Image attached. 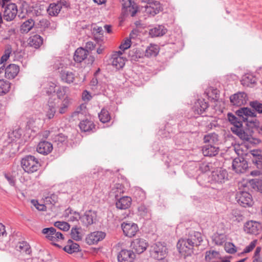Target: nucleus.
Wrapping results in <instances>:
<instances>
[{"mask_svg": "<svg viewBox=\"0 0 262 262\" xmlns=\"http://www.w3.org/2000/svg\"><path fill=\"white\" fill-rule=\"evenodd\" d=\"M132 203V199L129 196H123L119 199L116 205L120 209H126L129 208Z\"/></svg>", "mask_w": 262, "mask_h": 262, "instance_id": "nucleus-24", "label": "nucleus"}, {"mask_svg": "<svg viewBox=\"0 0 262 262\" xmlns=\"http://www.w3.org/2000/svg\"><path fill=\"white\" fill-rule=\"evenodd\" d=\"M105 236V233L102 231H95L89 234L86 241L89 245H94L102 241Z\"/></svg>", "mask_w": 262, "mask_h": 262, "instance_id": "nucleus-14", "label": "nucleus"}, {"mask_svg": "<svg viewBox=\"0 0 262 262\" xmlns=\"http://www.w3.org/2000/svg\"><path fill=\"white\" fill-rule=\"evenodd\" d=\"M92 98V96L90 93L87 91H83L82 93V99L84 101H89Z\"/></svg>", "mask_w": 262, "mask_h": 262, "instance_id": "nucleus-64", "label": "nucleus"}, {"mask_svg": "<svg viewBox=\"0 0 262 262\" xmlns=\"http://www.w3.org/2000/svg\"><path fill=\"white\" fill-rule=\"evenodd\" d=\"M133 194L135 197L139 201L144 200L146 198V193L145 191L140 187H135Z\"/></svg>", "mask_w": 262, "mask_h": 262, "instance_id": "nucleus-43", "label": "nucleus"}, {"mask_svg": "<svg viewBox=\"0 0 262 262\" xmlns=\"http://www.w3.org/2000/svg\"><path fill=\"white\" fill-rule=\"evenodd\" d=\"M9 83L4 80H0V95L5 94L9 91Z\"/></svg>", "mask_w": 262, "mask_h": 262, "instance_id": "nucleus-46", "label": "nucleus"}, {"mask_svg": "<svg viewBox=\"0 0 262 262\" xmlns=\"http://www.w3.org/2000/svg\"><path fill=\"white\" fill-rule=\"evenodd\" d=\"M236 199L238 204L243 207H250L253 204L251 195L246 191L237 192Z\"/></svg>", "mask_w": 262, "mask_h": 262, "instance_id": "nucleus-6", "label": "nucleus"}, {"mask_svg": "<svg viewBox=\"0 0 262 262\" xmlns=\"http://www.w3.org/2000/svg\"><path fill=\"white\" fill-rule=\"evenodd\" d=\"M225 251L230 254H233L236 252V250L235 249V246L231 243H225L224 247Z\"/></svg>", "mask_w": 262, "mask_h": 262, "instance_id": "nucleus-51", "label": "nucleus"}, {"mask_svg": "<svg viewBox=\"0 0 262 262\" xmlns=\"http://www.w3.org/2000/svg\"><path fill=\"white\" fill-rule=\"evenodd\" d=\"M19 67L15 64H9L5 69V76L8 79H13L18 74Z\"/></svg>", "mask_w": 262, "mask_h": 262, "instance_id": "nucleus-21", "label": "nucleus"}, {"mask_svg": "<svg viewBox=\"0 0 262 262\" xmlns=\"http://www.w3.org/2000/svg\"><path fill=\"white\" fill-rule=\"evenodd\" d=\"M4 176H5V178L7 179V180L8 181L9 184L11 186H14L15 181L14 177L12 176H11L10 174H7V173H5Z\"/></svg>", "mask_w": 262, "mask_h": 262, "instance_id": "nucleus-62", "label": "nucleus"}, {"mask_svg": "<svg viewBox=\"0 0 262 262\" xmlns=\"http://www.w3.org/2000/svg\"><path fill=\"white\" fill-rule=\"evenodd\" d=\"M218 141V135L214 133L208 134L204 137V142L205 143L215 145Z\"/></svg>", "mask_w": 262, "mask_h": 262, "instance_id": "nucleus-36", "label": "nucleus"}, {"mask_svg": "<svg viewBox=\"0 0 262 262\" xmlns=\"http://www.w3.org/2000/svg\"><path fill=\"white\" fill-rule=\"evenodd\" d=\"M42 233L46 235V237L49 240L52 241L53 244L56 246H58V245L53 243V242L63 238L62 234L59 232H57L54 227L44 228L42 231Z\"/></svg>", "mask_w": 262, "mask_h": 262, "instance_id": "nucleus-7", "label": "nucleus"}, {"mask_svg": "<svg viewBox=\"0 0 262 262\" xmlns=\"http://www.w3.org/2000/svg\"><path fill=\"white\" fill-rule=\"evenodd\" d=\"M256 78L251 74H246L243 76L241 83L245 86L251 87L256 82Z\"/></svg>", "mask_w": 262, "mask_h": 262, "instance_id": "nucleus-31", "label": "nucleus"}, {"mask_svg": "<svg viewBox=\"0 0 262 262\" xmlns=\"http://www.w3.org/2000/svg\"><path fill=\"white\" fill-rule=\"evenodd\" d=\"M211 183L222 184L228 179V172L221 168L213 171L209 177Z\"/></svg>", "mask_w": 262, "mask_h": 262, "instance_id": "nucleus-3", "label": "nucleus"}, {"mask_svg": "<svg viewBox=\"0 0 262 262\" xmlns=\"http://www.w3.org/2000/svg\"><path fill=\"white\" fill-rule=\"evenodd\" d=\"M4 9L3 18L7 21L13 20L17 13V7L14 3H10L7 5H3Z\"/></svg>", "mask_w": 262, "mask_h": 262, "instance_id": "nucleus-4", "label": "nucleus"}, {"mask_svg": "<svg viewBox=\"0 0 262 262\" xmlns=\"http://www.w3.org/2000/svg\"><path fill=\"white\" fill-rule=\"evenodd\" d=\"M71 103V99L69 97H66L61 102L60 106L59 107V113L61 114L66 113Z\"/></svg>", "mask_w": 262, "mask_h": 262, "instance_id": "nucleus-42", "label": "nucleus"}, {"mask_svg": "<svg viewBox=\"0 0 262 262\" xmlns=\"http://www.w3.org/2000/svg\"><path fill=\"white\" fill-rule=\"evenodd\" d=\"M98 117L100 121L102 123L108 122L111 120V116L108 111L104 108L101 110Z\"/></svg>", "mask_w": 262, "mask_h": 262, "instance_id": "nucleus-40", "label": "nucleus"}, {"mask_svg": "<svg viewBox=\"0 0 262 262\" xmlns=\"http://www.w3.org/2000/svg\"><path fill=\"white\" fill-rule=\"evenodd\" d=\"M230 100L233 105L239 106L247 103V95L244 92H239L231 96Z\"/></svg>", "mask_w": 262, "mask_h": 262, "instance_id": "nucleus-12", "label": "nucleus"}, {"mask_svg": "<svg viewBox=\"0 0 262 262\" xmlns=\"http://www.w3.org/2000/svg\"><path fill=\"white\" fill-rule=\"evenodd\" d=\"M57 97L59 99H63L69 97V88L66 86H59L56 91Z\"/></svg>", "mask_w": 262, "mask_h": 262, "instance_id": "nucleus-34", "label": "nucleus"}, {"mask_svg": "<svg viewBox=\"0 0 262 262\" xmlns=\"http://www.w3.org/2000/svg\"><path fill=\"white\" fill-rule=\"evenodd\" d=\"M191 244L194 246L200 245L202 241L201 234L199 232L192 231L189 235L188 238L186 239Z\"/></svg>", "mask_w": 262, "mask_h": 262, "instance_id": "nucleus-23", "label": "nucleus"}, {"mask_svg": "<svg viewBox=\"0 0 262 262\" xmlns=\"http://www.w3.org/2000/svg\"><path fill=\"white\" fill-rule=\"evenodd\" d=\"M16 248L17 250L22 253L30 254L31 252L30 247L26 242H19L17 244Z\"/></svg>", "mask_w": 262, "mask_h": 262, "instance_id": "nucleus-41", "label": "nucleus"}, {"mask_svg": "<svg viewBox=\"0 0 262 262\" xmlns=\"http://www.w3.org/2000/svg\"><path fill=\"white\" fill-rule=\"evenodd\" d=\"M79 219L81 220V217L79 213L76 212H70V214L69 215V221H77Z\"/></svg>", "mask_w": 262, "mask_h": 262, "instance_id": "nucleus-54", "label": "nucleus"}, {"mask_svg": "<svg viewBox=\"0 0 262 262\" xmlns=\"http://www.w3.org/2000/svg\"><path fill=\"white\" fill-rule=\"evenodd\" d=\"M258 191L262 193V180L255 181L254 183Z\"/></svg>", "mask_w": 262, "mask_h": 262, "instance_id": "nucleus-63", "label": "nucleus"}, {"mask_svg": "<svg viewBox=\"0 0 262 262\" xmlns=\"http://www.w3.org/2000/svg\"><path fill=\"white\" fill-rule=\"evenodd\" d=\"M202 152L205 156H214L219 152V147H216L215 145L208 144L203 147Z\"/></svg>", "mask_w": 262, "mask_h": 262, "instance_id": "nucleus-22", "label": "nucleus"}, {"mask_svg": "<svg viewBox=\"0 0 262 262\" xmlns=\"http://www.w3.org/2000/svg\"><path fill=\"white\" fill-rule=\"evenodd\" d=\"M167 248L162 243L158 242L152 246V256L159 260L163 259L166 255Z\"/></svg>", "mask_w": 262, "mask_h": 262, "instance_id": "nucleus-9", "label": "nucleus"}, {"mask_svg": "<svg viewBox=\"0 0 262 262\" xmlns=\"http://www.w3.org/2000/svg\"><path fill=\"white\" fill-rule=\"evenodd\" d=\"M54 226L64 231H68L70 228V225L65 222L57 221L54 223Z\"/></svg>", "mask_w": 262, "mask_h": 262, "instance_id": "nucleus-49", "label": "nucleus"}, {"mask_svg": "<svg viewBox=\"0 0 262 262\" xmlns=\"http://www.w3.org/2000/svg\"><path fill=\"white\" fill-rule=\"evenodd\" d=\"M96 212L92 210H87L81 217V221L86 226L92 225L96 218Z\"/></svg>", "mask_w": 262, "mask_h": 262, "instance_id": "nucleus-18", "label": "nucleus"}, {"mask_svg": "<svg viewBox=\"0 0 262 262\" xmlns=\"http://www.w3.org/2000/svg\"><path fill=\"white\" fill-rule=\"evenodd\" d=\"M132 246L137 253H141L146 250L147 244L144 239L137 238L132 242Z\"/></svg>", "mask_w": 262, "mask_h": 262, "instance_id": "nucleus-20", "label": "nucleus"}, {"mask_svg": "<svg viewBox=\"0 0 262 262\" xmlns=\"http://www.w3.org/2000/svg\"><path fill=\"white\" fill-rule=\"evenodd\" d=\"M138 211L142 216H144L148 211V209L144 205H141L138 207Z\"/></svg>", "mask_w": 262, "mask_h": 262, "instance_id": "nucleus-59", "label": "nucleus"}, {"mask_svg": "<svg viewBox=\"0 0 262 262\" xmlns=\"http://www.w3.org/2000/svg\"><path fill=\"white\" fill-rule=\"evenodd\" d=\"M79 126L82 132H88L95 129V125L92 120L85 119L80 122Z\"/></svg>", "mask_w": 262, "mask_h": 262, "instance_id": "nucleus-28", "label": "nucleus"}, {"mask_svg": "<svg viewBox=\"0 0 262 262\" xmlns=\"http://www.w3.org/2000/svg\"><path fill=\"white\" fill-rule=\"evenodd\" d=\"M121 227L124 234L129 237L135 236L138 231V226L135 223H123Z\"/></svg>", "mask_w": 262, "mask_h": 262, "instance_id": "nucleus-13", "label": "nucleus"}, {"mask_svg": "<svg viewBox=\"0 0 262 262\" xmlns=\"http://www.w3.org/2000/svg\"><path fill=\"white\" fill-rule=\"evenodd\" d=\"M60 78L62 81L70 84L74 82L75 76L74 73L72 72L62 70L60 72Z\"/></svg>", "mask_w": 262, "mask_h": 262, "instance_id": "nucleus-26", "label": "nucleus"}, {"mask_svg": "<svg viewBox=\"0 0 262 262\" xmlns=\"http://www.w3.org/2000/svg\"><path fill=\"white\" fill-rule=\"evenodd\" d=\"M220 258V254L214 250H210L206 252L205 259L206 261H211Z\"/></svg>", "mask_w": 262, "mask_h": 262, "instance_id": "nucleus-45", "label": "nucleus"}, {"mask_svg": "<svg viewBox=\"0 0 262 262\" xmlns=\"http://www.w3.org/2000/svg\"><path fill=\"white\" fill-rule=\"evenodd\" d=\"M32 202L37 210L39 211H45L46 210V206L45 205L39 204L37 201L35 200H32Z\"/></svg>", "mask_w": 262, "mask_h": 262, "instance_id": "nucleus-61", "label": "nucleus"}, {"mask_svg": "<svg viewBox=\"0 0 262 262\" xmlns=\"http://www.w3.org/2000/svg\"><path fill=\"white\" fill-rule=\"evenodd\" d=\"M56 85L55 83L51 82L49 83V87L46 88V93L48 95H50L53 93L55 92L56 91L55 90Z\"/></svg>", "mask_w": 262, "mask_h": 262, "instance_id": "nucleus-60", "label": "nucleus"}, {"mask_svg": "<svg viewBox=\"0 0 262 262\" xmlns=\"http://www.w3.org/2000/svg\"><path fill=\"white\" fill-rule=\"evenodd\" d=\"M53 150L52 144L46 141H40L37 145L36 151L43 155H47Z\"/></svg>", "mask_w": 262, "mask_h": 262, "instance_id": "nucleus-17", "label": "nucleus"}, {"mask_svg": "<svg viewBox=\"0 0 262 262\" xmlns=\"http://www.w3.org/2000/svg\"><path fill=\"white\" fill-rule=\"evenodd\" d=\"M79 246L77 243H74L72 240L69 239L67 245L64 246L63 250L68 253L77 252L79 251Z\"/></svg>", "mask_w": 262, "mask_h": 262, "instance_id": "nucleus-32", "label": "nucleus"}, {"mask_svg": "<svg viewBox=\"0 0 262 262\" xmlns=\"http://www.w3.org/2000/svg\"><path fill=\"white\" fill-rule=\"evenodd\" d=\"M135 255L130 250H122L118 254V262H133Z\"/></svg>", "mask_w": 262, "mask_h": 262, "instance_id": "nucleus-15", "label": "nucleus"}, {"mask_svg": "<svg viewBox=\"0 0 262 262\" xmlns=\"http://www.w3.org/2000/svg\"><path fill=\"white\" fill-rule=\"evenodd\" d=\"M236 114L238 118L231 113L228 114V120L233 125L231 130L242 140L249 141L251 139V135L243 129L242 122H247V125L251 127H256L258 121L255 118V112L249 108L242 107L236 111Z\"/></svg>", "mask_w": 262, "mask_h": 262, "instance_id": "nucleus-1", "label": "nucleus"}, {"mask_svg": "<svg viewBox=\"0 0 262 262\" xmlns=\"http://www.w3.org/2000/svg\"><path fill=\"white\" fill-rule=\"evenodd\" d=\"M167 32V29L162 25H159L151 28L149 31V35L152 37L161 36Z\"/></svg>", "mask_w": 262, "mask_h": 262, "instance_id": "nucleus-25", "label": "nucleus"}, {"mask_svg": "<svg viewBox=\"0 0 262 262\" xmlns=\"http://www.w3.org/2000/svg\"><path fill=\"white\" fill-rule=\"evenodd\" d=\"M230 219L233 222L239 223L244 219V216L238 210H233L230 214Z\"/></svg>", "mask_w": 262, "mask_h": 262, "instance_id": "nucleus-37", "label": "nucleus"}, {"mask_svg": "<svg viewBox=\"0 0 262 262\" xmlns=\"http://www.w3.org/2000/svg\"><path fill=\"white\" fill-rule=\"evenodd\" d=\"M256 243L257 240L256 239L252 241L248 246L246 247V248L244 250V252L248 253L251 251L255 247Z\"/></svg>", "mask_w": 262, "mask_h": 262, "instance_id": "nucleus-57", "label": "nucleus"}, {"mask_svg": "<svg viewBox=\"0 0 262 262\" xmlns=\"http://www.w3.org/2000/svg\"><path fill=\"white\" fill-rule=\"evenodd\" d=\"M226 236L223 234H214L213 236V241L215 245H222L226 241Z\"/></svg>", "mask_w": 262, "mask_h": 262, "instance_id": "nucleus-44", "label": "nucleus"}, {"mask_svg": "<svg viewBox=\"0 0 262 262\" xmlns=\"http://www.w3.org/2000/svg\"><path fill=\"white\" fill-rule=\"evenodd\" d=\"M61 8V3H52L49 5L47 12L51 16H56L60 12Z\"/></svg>", "mask_w": 262, "mask_h": 262, "instance_id": "nucleus-30", "label": "nucleus"}, {"mask_svg": "<svg viewBox=\"0 0 262 262\" xmlns=\"http://www.w3.org/2000/svg\"><path fill=\"white\" fill-rule=\"evenodd\" d=\"M28 41L30 46L37 49L42 44L43 39L40 36L35 35L31 36L29 38Z\"/></svg>", "mask_w": 262, "mask_h": 262, "instance_id": "nucleus-29", "label": "nucleus"}, {"mask_svg": "<svg viewBox=\"0 0 262 262\" xmlns=\"http://www.w3.org/2000/svg\"><path fill=\"white\" fill-rule=\"evenodd\" d=\"M55 112H56V110H55V106L51 103H50L48 106L47 108L46 114V117L49 119H52L55 115Z\"/></svg>", "mask_w": 262, "mask_h": 262, "instance_id": "nucleus-47", "label": "nucleus"}, {"mask_svg": "<svg viewBox=\"0 0 262 262\" xmlns=\"http://www.w3.org/2000/svg\"><path fill=\"white\" fill-rule=\"evenodd\" d=\"M71 237L75 241L81 240L83 236L81 228L77 226L73 227L71 231Z\"/></svg>", "mask_w": 262, "mask_h": 262, "instance_id": "nucleus-35", "label": "nucleus"}, {"mask_svg": "<svg viewBox=\"0 0 262 262\" xmlns=\"http://www.w3.org/2000/svg\"><path fill=\"white\" fill-rule=\"evenodd\" d=\"M211 164L209 163H203L201 164L200 169L203 172H206L210 170Z\"/></svg>", "mask_w": 262, "mask_h": 262, "instance_id": "nucleus-58", "label": "nucleus"}, {"mask_svg": "<svg viewBox=\"0 0 262 262\" xmlns=\"http://www.w3.org/2000/svg\"><path fill=\"white\" fill-rule=\"evenodd\" d=\"M34 26V21L32 19H29L25 21L21 26L22 33H28Z\"/></svg>", "mask_w": 262, "mask_h": 262, "instance_id": "nucleus-39", "label": "nucleus"}, {"mask_svg": "<svg viewBox=\"0 0 262 262\" xmlns=\"http://www.w3.org/2000/svg\"><path fill=\"white\" fill-rule=\"evenodd\" d=\"M44 202L46 204L54 205L56 203L57 200V197L55 194H51L44 198Z\"/></svg>", "mask_w": 262, "mask_h": 262, "instance_id": "nucleus-48", "label": "nucleus"}, {"mask_svg": "<svg viewBox=\"0 0 262 262\" xmlns=\"http://www.w3.org/2000/svg\"><path fill=\"white\" fill-rule=\"evenodd\" d=\"M159 52V48L157 45L150 44L148 46L145 52V56L147 57L156 56Z\"/></svg>", "mask_w": 262, "mask_h": 262, "instance_id": "nucleus-33", "label": "nucleus"}, {"mask_svg": "<svg viewBox=\"0 0 262 262\" xmlns=\"http://www.w3.org/2000/svg\"><path fill=\"white\" fill-rule=\"evenodd\" d=\"M131 45V41L130 39L126 38L124 40V41L120 45V49L124 51L127 49H128Z\"/></svg>", "mask_w": 262, "mask_h": 262, "instance_id": "nucleus-56", "label": "nucleus"}, {"mask_svg": "<svg viewBox=\"0 0 262 262\" xmlns=\"http://www.w3.org/2000/svg\"><path fill=\"white\" fill-rule=\"evenodd\" d=\"M122 6L123 12L126 15H130L131 16H134L138 11L136 4L132 3L131 0H120Z\"/></svg>", "mask_w": 262, "mask_h": 262, "instance_id": "nucleus-10", "label": "nucleus"}, {"mask_svg": "<svg viewBox=\"0 0 262 262\" xmlns=\"http://www.w3.org/2000/svg\"><path fill=\"white\" fill-rule=\"evenodd\" d=\"M193 246L186 239H181L177 243L179 252L184 257L190 255L193 253Z\"/></svg>", "mask_w": 262, "mask_h": 262, "instance_id": "nucleus-5", "label": "nucleus"}, {"mask_svg": "<svg viewBox=\"0 0 262 262\" xmlns=\"http://www.w3.org/2000/svg\"><path fill=\"white\" fill-rule=\"evenodd\" d=\"M21 166L26 172L33 173L39 169L41 164L38 159L34 156L28 155L22 158Z\"/></svg>", "mask_w": 262, "mask_h": 262, "instance_id": "nucleus-2", "label": "nucleus"}, {"mask_svg": "<svg viewBox=\"0 0 262 262\" xmlns=\"http://www.w3.org/2000/svg\"><path fill=\"white\" fill-rule=\"evenodd\" d=\"M88 51L82 48H78L75 52L74 56V59L77 62H81L84 60L88 56Z\"/></svg>", "mask_w": 262, "mask_h": 262, "instance_id": "nucleus-27", "label": "nucleus"}, {"mask_svg": "<svg viewBox=\"0 0 262 262\" xmlns=\"http://www.w3.org/2000/svg\"><path fill=\"white\" fill-rule=\"evenodd\" d=\"M244 229L247 233L257 235L261 231L262 226L260 223L251 220L244 224Z\"/></svg>", "mask_w": 262, "mask_h": 262, "instance_id": "nucleus-8", "label": "nucleus"}, {"mask_svg": "<svg viewBox=\"0 0 262 262\" xmlns=\"http://www.w3.org/2000/svg\"><path fill=\"white\" fill-rule=\"evenodd\" d=\"M122 53L119 51L112 55V65L117 69L122 68L125 64V59L121 56Z\"/></svg>", "mask_w": 262, "mask_h": 262, "instance_id": "nucleus-19", "label": "nucleus"}, {"mask_svg": "<svg viewBox=\"0 0 262 262\" xmlns=\"http://www.w3.org/2000/svg\"><path fill=\"white\" fill-rule=\"evenodd\" d=\"M145 7L146 8V12L147 13L152 15V16H154L155 15L157 14L159 12V10L157 8L155 9L154 7H152L150 5L149 6H145Z\"/></svg>", "mask_w": 262, "mask_h": 262, "instance_id": "nucleus-53", "label": "nucleus"}, {"mask_svg": "<svg viewBox=\"0 0 262 262\" xmlns=\"http://www.w3.org/2000/svg\"><path fill=\"white\" fill-rule=\"evenodd\" d=\"M124 192V187L120 183H116L112 187L111 193L114 195L115 198L118 197L121 193Z\"/></svg>", "mask_w": 262, "mask_h": 262, "instance_id": "nucleus-38", "label": "nucleus"}, {"mask_svg": "<svg viewBox=\"0 0 262 262\" xmlns=\"http://www.w3.org/2000/svg\"><path fill=\"white\" fill-rule=\"evenodd\" d=\"M208 107V104L204 99H199L192 107L194 115H202Z\"/></svg>", "mask_w": 262, "mask_h": 262, "instance_id": "nucleus-16", "label": "nucleus"}, {"mask_svg": "<svg viewBox=\"0 0 262 262\" xmlns=\"http://www.w3.org/2000/svg\"><path fill=\"white\" fill-rule=\"evenodd\" d=\"M232 168L236 173H244L248 167V163L242 157L235 158L232 162Z\"/></svg>", "mask_w": 262, "mask_h": 262, "instance_id": "nucleus-11", "label": "nucleus"}, {"mask_svg": "<svg viewBox=\"0 0 262 262\" xmlns=\"http://www.w3.org/2000/svg\"><path fill=\"white\" fill-rule=\"evenodd\" d=\"M11 53V48H8L5 51L4 54L2 56L1 59V63H2L5 61H6L9 58L10 55Z\"/></svg>", "mask_w": 262, "mask_h": 262, "instance_id": "nucleus-55", "label": "nucleus"}, {"mask_svg": "<svg viewBox=\"0 0 262 262\" xmlns=\"http://www.w3.org/2000/svg\"><path fill=\"white\" fill-rule=\"evenodd\" d=\"M234 149L236 154L239 156L242 157L244 155H246V151L243 149V146L239 144L235 145L234 147Z\"/></svg>", "mask_w": 262, "mask_h": 262, "instance_id": "nucleus-52", "label": "nucleus"}, {"mask_svg": "<svg viewBox=\"0 0 262 262\" xmlns=\"http://www.w3.org/2000/svg\"><path fill=\"white\" fill-rule=\"evenodd\" d=\"M250 105L255 111L258 113H262V103L257 101L250 102Z\"/></svg>", "mask_w": 262, "mask_h": 262, "instance_id": "nucleus-50", "label": "nucleus"}]
</instances>
